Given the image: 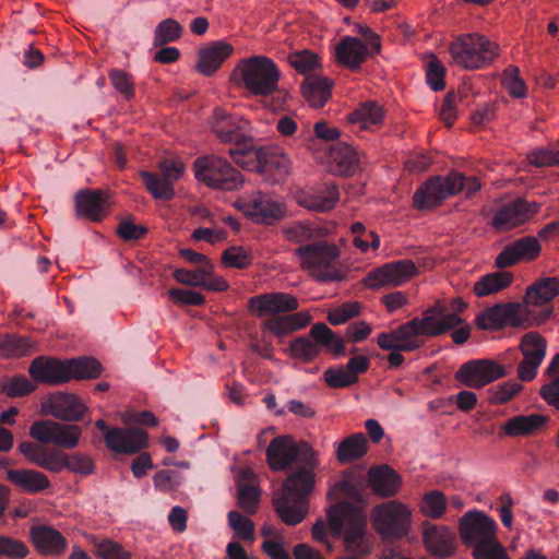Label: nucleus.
I'll use <instances>...</instances> for the list:
<instances>
[{
  "label": "nucleus",
  "mask_w": 559,
  "mask_h": 559,
  "mask_svg": "<svg viewBox=\"0 0 559 559\" xmlns=\"http://www.w3.org/2000/svg\"><path fill=\"white\" fill-rule=\"evenodd\" d=\"M506 376V367L489 359L465 361L455 372L462 385L480 389Z\"/></svg>",
  "instance_id": "f3484780"
},
{
  "label": "nucleus",
  "mask_w": 559,
  "mask_h": 559,
  "mask_svg": "<svg viewBox=\"0 0 559 559\" xmlns=\"http://www.w3.org/2000/svg\"><path fill=\"white\" fill-rule=\"evenodd\" d=\"M324 348L336 357L346 354V347L341 337L324 323H313L309 335H299L289 342L288 352L292 357L304 362L317 359Z\"/></svg>",
  "instance_id": "9d476101"
},
{
  "label": "nucleus",
  "mask_w": 559,
  "mask_h": 559,
  "mask_svg": "<svg viewBox=\"0 0 559 559\" xmlns=\"http://www.w3.org/2000/svg\"><path fill=\"white\" fill-rule=\"evenodd\" d=\"M234 48L224 40H216L199 49L197 70L204 76L214 74L225 59L231 56Z\"/></svg>",
  "instance_id": "c85d7f7f"
},
{
  "label": "nucleus",
  "mask_w": 559,
  "mask_h": 559,
  "mask_svg": "<svg viewBox=\"0 0 559 559\" xmlns=\"http://www.w3.org/2000/svg\"><path fill=\"white\" fill-rule=\"evenodd\" d=\"M94 461L88 455L80 452L66 454L64 468L68 472L87 476L94 472Z\"/></svg>",
  "instance_id": "864d4df0"
},
{
  "label": "nucleus",
  "mask_w": 559,
  "mask_h": 559,
  "mask_svg": "<svg viewBox=\"0 0 559 559\" xmlns=\"http://www.w3.org/2000/svg\"><path fill=\"white\" fill-rule=\"evenodd\" d=\"M326 521L334 537L338 538L343 534V542L365 537L366 520L353 509L334 506L328 510Z\"/></svg>",
  "instance_id": "412c9836"
},
{
  "label": "nucleus",
  "mask_w": 559,
  "mask_h": 559,
  "mask_svg": "<svg viewBox=\"0 0 559 559\" xmlns=\"http://www.w3.org/2000/svg\"><path fill=\"white\" fill-rule=\"evenodd\" d=\"M182 35V27L180 23L171 17H168L158 23L154 28L153 46L162 47L168 43H174L180 39Z\"/></svg>",
  "instance_id": "37998d69"
},
{
  "label": "nucleus",
  "mask_w": 559,
  "mask_h": 559,
  "mask_svg": "<svg viewBox=\"0 0 559 559\" xmlns=\"http://www.w3.org/2000/svg\"><path fill=\"white\" fill-rule=\"evenodd\" d=\"M360 305L357 302H347L340 306L328 314V321L333 325L344 324L352 318L360 313Z\"/></svg>",
  "instance_id": "e2e57ef3"
},
{
  "label": "nucleus",
  "mask_w": 559,
  "mask_h": 559,
  "mask_svg": "<svg viewBox=\"0 0 559 559\" xmlns=\"http://www.w3.org/2000/svg\"><path fill=\"white\" fill-rule=\"evenodd\" d=\"M299 265L320 283L341 281L342 273L336 267L340 249L328 241H314L293 250Z\"/></svg>",
  "instance_id": "0eeeda50"
},
{
  "label": "nucleus",
  "mask_w": 559,
  "mask_h": 559,
  "mask_svg": "<svg viewBox=\"0 0 559 559\" xmlns=\"http://www.w3.org/2000/svg\"><path fill=\"white\" fill-rule=\"evenodd\" d=\"M539 210L536 202L515 199L499 207L493 214L491 226L498 231H508L526 223Z\"/></svg>",
  "instance_id": "5701e85b"
},
{
  "label": "nucleus",
  "mask_w": 559,
  "mask_h": 559,
  "mask_svg": "<svg viewBox=\"0 0 559 559\" xmlns=\"http://www.w3.org/2000/svg\"><path fill=\"white\" fill-rule=\"evenodd\" d=\"M549 417L540 414L516 415L509 418L502 430L509 437H527L543 429Z\"/></svg>",
  "instance_id": "72a5a7b5"
},
{
  "label": "nucleus",
  "mask_w": 559,
  "mask_h": 559,
  "mask_svg": "<svg viewBox=\"0 0 559 559\" xmlns=\"http://www.w3.org/2000/svg\"><path fill=\"white\" fill-rule=\"evenodd\" d=\"M281 71L273 60L265 56H254L241 66V82L247 92L258 97H269L278 93Z\"/></svg>",
  "instance_id": "f8f14e48"
},
{
  "label": "nucleus",
  "mask_w": 559,
  "mask_h": 559,
  "mask_svg": "<svg viewBox=\"0 0 559 559\" xmlns=\"http://www.w3.org/2000/svg\"><path fill=\"white\" fill-rule=\"evenodd\" d=\"M147 229L144 225H136L130 218H123L117 227V234L126 241H136L145 236Z\"/></svg>",
  "instance_id": "338daca9"
},
{
  "label": "nucleus",
  "mask_w": 559,
  "mask_h": 559,
  "mask_svg": "<svg viewBox=\"0 0 559 559\" xmlns=\"http://www.w3.org/2000/svg\"><path fill=\"white\" fill-rule=\"evenodd\" d=\"M542 253L537 237L526 236L508 242L495 259V266L508 269L520 262L534 261Z\"/></svg>",
  "instance_id": "393cba45"
},
{
  "label": "nucleus",
  "mask_w": 559,
  "mask_h": 559,
  "mask_svg": "<svg viewBox=\"0 0 559 559\" xmlns=\"http://www.w3.org/2000/svg\"><path fill=\"white\" fill-rule=\"evenodd\" d=\"M109 81L116 91L120 92L126 99H131L134 95L131 75L124 70L114 69L109 71Z\"/></svg>",
  "instance_id": "bf43d9fd"
},
{
  "label": "nucleus",
  "mask_w": 559,
  "mask_h": 559,
  "mask_svg": "<svg viewBox=\"0 0 559 559\" xmlns=\"http://www.w3.org/2000/svg\"><path fill=\"white\" fill-rule=\"evenodd\" d=\"M368 44L353 36H345L335 46V59L352 71L359 70L369 56L377 53Z\"/></svg>",
  "instance_id": "bb28decb"
},
{
  "label": "nucleus",
  "mask_w": 559,
  "mask_h": 559,
  "mask_svg": "<svg viewBox=\"0 0 559 559\" xmlns=\"http://www.w3.org/2000/svg\"><path fill=\"white\" fill-rule=\"evenodd\" d=\"M348 121L360 123L362 129L383 121V109L376 102H364L360 107L348 114Z\"/></svg>",
  "instance_id": "ea45409f"
},
{
  "label": "nucleus",
  "mask_w": 559,
  "mask_h": 559,
  "mask_svg": "<svg viewBox=\"0 0 559 559\" xmlns=\"http://www.w3.org/2000/svg\"><path fill=\"white\" fill-rule=\"evenodd\" d=\"M271 469L283 472L289 468L282 491L274 498L276 514L289 526L305 520L309 511V497L314 487V469L319 466L312 447L306 441H297L283 435L271 439L266 450Z\"/></svg>",
  "instance_id": "f257e3e1"
},
{
  "label": "nucleus",
  "mask_w": 559,
  "mask_h": 559,
  "mask_svg": "<svg viewBox=\"0 0 559 559\" xmlns=\"http://www.w3.org/2000/svg\"><path fill=\"white\" fill-rule=\"evenodd\" d=\"M476 325L483 331H499L507 325L527 328L528 320L521 313L519 304H498L487 308L476 318Z\"/></svg>",
  "instance_id": "a211bd4d"
},
{
  "label": "nucleus",
  "mask_w": 559,
  "mask_h": 559,
  "mask_svg": "<svg viewBox=\"0 0 559 559\" xmlns=\"http://www.w3.org/2000/svg\"><path fill=\"white\" fill-rule=\"evenodd\" d=\"M559 295L558 277H542L527 286L524 302L528 306H545Z\"/></svg>",
  "instance_id": "2f4dec72"
},
{
  "label": "nucleus",
  "mask_w": 559,
  "mask_h": 559,
  "mask_svg": "<svg viewBox=\"0 0 559 559\" xmlns=\"http://www.w3.org/2000/svg\"><path fill=\"white\" fill-rule=\"evenodd\" d=\"M324 380L326 385L333 389H342L354 385L358 377L353 376L344 367L328 368L324 371Z\"/></svg>",
  "instance_id": "5fc2aeb1"
},
{
  "label": "nucleus",
  "mask_w": 559,
  "mask_h": 559,
  "mask_svg": "<svg viewBox=\"0 0 559 559\" xmlns=\"http://www.w3.org/2000/svg\"><path fill=\"white\" fill-rule=\"evenodd\" d=\"M418 273V269L411 260L386 262L380 267L371 270L364 277L367 288L397 287Z\"/></svg>",
  "instance_id": "6ab92c4d"
},
{
  "label": "nucleus",
  "mask_w": 559,
  "mask_h": 559,
  "mask_svg": "<svg viewBox=\"0 0 559 559\" xmlns=\"http://www.w3.org/2000/svg\"><path fill=\"white\" fill-rule=\"evenodd\" d=\"M222 260L225 266L234 269H245L250 264V257L247 251L237 247H230L225 250Z\"/></svg>",
  "instance_id": "774afa93"
},
{
  "label": "nucleus",
  "mask_w": 559,
  "mask_h": 559,
  "mask_svg": "<svg viewBox=\"0 0 559 559\" xmlns=\"http://www.w3.org/2000/svg\"><path fill=\"white\" fill-rule=\"evenodd\" d=\"M502 84L507 87L509 95L522 98L525 96V84L520 78V69L509 66L502 73Z\"/></svg>",
  "instance_id": "4d7b16f0"
},
{
  "label": "nucleus",
  "mask_w": 559,
  "mask_h": 559,
  "mask_svg": "<svg viewBox=\"0 0 559 559\" xmlns=\"http://www.w3.org/2000/svg\"><path fill=\"white\" fill-rule=\"evenodd\" d=\"M237 205L247 217L260 225H274L286 215L284 203L280 200L272 199V197L266 193L259 192L253 194L252 198L247 201H240Z\"/></svg>",
  "instance_id": "aec40b11"
},
{
  "label": "nucleus",
  "mask_w": 559,
  "mask_h": 559,
  "mask_svg": "<svg viewBox=\"0 0 559 559\" xmlns=\"http://www.w3.org/2000/svg\"><path fill=\"white\" fill-rule=\"evenodd\" d=\"M546 372L552 374L549 383L543 385L540 395L547 405L559 411V353L552 357Z\"/></svg>",
  "instance_id": "79ce46f5"
},
{
  "label": "nucleus",
  "mask_w": 559,
  "mask_h": 559,
  "mask_svg": "<svg viewBox=\"0 0 559 559\" xmlns=\"http://www.w3.org/2000/svg\"><path fill=\"white\" fill-rule=\"evenodd\" d=\"M289 64L293 69L304 74L305 78L311 75L319 68V57L310 50L296 51L288 57Z\"/></svg>",
  "instance_id": "de8ad7c7"
},
{
  "label": "nucleus",
  "mask_w": 559,
  "mask_h": 559,
  "mask_svg": "<svg viewBox=\"0 0 559 559\" xmlns=\"http://www.w3.org/2000/svg\"><path fill=\"white\" fill-rule=\"evenodd\" d=\"M41 411L44 415L53 416L64 423H76L85 415L86 407L75 395L57 391L43 401Z\"/></svg>",
  "instance_id": "b1692460"
},
{
  "label": "nucleus",
  "mask_w": 559,
  "mask_h": 559,
  "mask_svg": "<svg viewBox=\"0 0 559 559\" xmlns=\"http://www.w3.org/2000/svg\"><path fill=\"white\" fill-rule=\"evenodd\" d=\"M369 485L378 497H395L401 485V476L390 465L371 467L368 472Z\"/></svg>",
  "instance_id": "c756f323"
},
{
  "label": "nucleus",
  "mask_w": 559,
  "mask_h": 559,
  "mask_svg": "<svg viewBox=\"0 0 559 559\" xmlns=\"http://www.w3.org/2000/svg\"><path fill=\"white\" fill-rule=\"evenodd\" d=\"M522 389V385L516 381H509L507 383L498 384L491 389V402L493 404H506L514 397Z\"/></svg>",
  "instance_id": "69168bd1"
},
{
  "label": "nucleus",
  "mask_w": 559,
  "mask_h": 559,
  "mask_svg": "<svg viewBox=\"0 0 559 559\" xmlns=\"http://www.w3.org/2000/svg\"><path fill=\"white\" fill-rule=\"evenodd\" d=\"M368 452V440L365 435L353 433L341 441L336 449V460L342 464L360 460Z\"/></svg>",
  "instance_id": "c9c22d12"
},
{
  "label": "nucleus",
  "mask_w": 559,
  "mask_h": 559,
  "mask_svg": "<svg viewBox=\"0 0 559 559\" xmlns=\"http://www.w3.org/2000/svg\"><path fill=\"white\" fill-rule=\"evenodd\" d=\"M260 502V490L249 484L238 487V507L247 514H254Z\"/></svg>",
  "instance_id": "603ef678"
},
{
  "label": "nucleus",
  "mask_w": 559,
  "mask_h": 559,
  "mask_svg": "<svg viewBox=\"0 0 559 559\" xmlns=\"http://www.w3.org/2000/svg\"><path fill=\"white\" fill-rule=\"evenodd\" d=\"M468 305L460 297L453 298L450 301L449 307L441 304L436 302L432 307L423 312L425 316H430L435 318L436 323H443L449 318H454L456 323H454V329L463 324V318L460 317Z\"/></svg>",
  "instance_id": "e433bc0d"
},
{
  "label": "nucleus",
  "mask_w": 559,
  "mask_h": 559,
  "mask_svg": "<svg viewBox=\"0 0 559 559\" xmlns=\"http://www.w3.org/2000/svg\"><path fill=\"white\" fill-rule=\"evenodd\" d=\"M333 81L326 76L307 75L301 83V92L313 108H323L332 96Z\"/></svg>",
  "instance_id": "7c9ffc66"
},
{
  "label": "nucleus",
  "mask_w": 559,
  "mask_h": 559,
  "mask_svg": "<svg viewBox=\"0 0 559 559\" xmlns=\"http://www.w3.org/2000/svg\"><path fill=\"white\" fill-rule=\"evenodd\" d=\"M227 521L240 539L251 542L254 539V525L251 519L237 511H230L227 513Z\"/></svg>",
  "instance_id": "8fccbe9b"
},
{
  "label": "nucleus",
  "mask_w": 559,
  "mask_h": 559,
  "mask_svg": "<svg viewBox=\"0 0 559 559\" xmlns=\"http://www.w3.org/2000/svg\"><path fill=\"white\" fill-rule=\"evenodd\" d=\"M67 545L63 534L51 526L37 524L36 549L39 555L59 557L67 550Z\"/></svg>",
  "instance_id": "473e14b6"
},
{
  "label": "nucleus",
  "mask_w": 559,
  "mask_h": 559,
  "mask_svg": "<svg viewBox=\"0 0 559 559\" xmlns=\"http://www.w3.org/2000/svg\"><path fill=\"white\" fill-rule=\"evenodd\" d=\"M64 463H66V453L57 451V450H49V449H37L36 453V464L39 467L45 468L46 471L50 472H61L64 469Z\"/></svg>",
  "instance_id": "09e8293b"
},
{
  "label": "nucleus",
  "mask_w": 559,
  "mask_h": 559,
  "mask_svg": "<svg viewBox=\"0 0 559 559\" xmlns=\"http://www.w3.org/2000/svg\"><path fill=\"white\" fill-rule=\"evenodd\" d=\"M423 545L436 558H449L455 551L456 536L443 525L423 523Z\"/></svg>",
  "instance_id": "a878e982"
},
{
  "label": "nucleus",
  "mask_w": 559,
  "mask_h": 559,
  "mask_svg": "<svg viewBox=\"0 0 559 559\" xmlns=\"http://www.w3.org/2000/svg\"><path fill=\"white\" fill-rule=\"evenodd\" d=\"M523 358L543 361L546 354V341L537 332H528L521 341Z\"/></svg>",
  "instance_id": "c03bdc74"
},
{
  "label": "nucleus",
  "mask_w": 559,
  "mask_h": 559,
  "mask_svg": "<svg viewBox=\"0 0 559 559\" xmlns=\"http://www.w3.org/2000/svg\"><path fill=\"white\" fill-rule=\"evenodd\" d=\"M340 199V192L334 186H328L319 194H306L299 199V205L318 213L331 211Z\"/></svg>",
  "instance_id": "4c0bfd02"
},
{
  "label": "nucleus",
  "mask_w": 559,
  "mask_h": 559,
  "mask_svg": "<svg viewBox=\"0 0 559 559\" xmlns=\"http://www.w3.org/2000/svg\"><path fill=\"white\" fill-rule=\"evenodd\" d=\"M331 158L338 167L340 175L347 177L354 174L357 166V154L349 144L343 142L333 144Z\"/></svg>",
  "instance_id": "58836bf2"
},
{
  "label": "nucleus",
  "mask_w": 559,
  "mask_h": 559,
  "mask_svg": "<svg viewBox=\"0 0 559 559\" xmlns=\"http://www.w3.org/2000/svg\"><path fill=\"white\" fill-rule=\"evenodd\" d=\"M95 427L104 433V441L115 453L135 454L146 447L147 433L140 428H109L103 419Z\"/></svg>",
  "instance_id": "2eb2a0df"
},
{
  "label": "nucleus",
  "mask_w": 559,
  "mask_h": 559,
  "mask_svg": "<svg viewBox=\"0 0 559 559\" xmlns=\"http://www.w3.org/2000/svg\"><path fill=\"white\" fill-rule=\"evenodd\" d=\"M249 309L258 312L259 317L273 316L262 322V331H269L275 336H285L302 330L311 322L307 311H297L298 299L289 293H265L253 296L248 301Z\"/></svg>",
  "instance_id": "f03ea898"
},
{
  "label": "nucleus",
  "mask_w": 559,
  "mask_h": 559,
  "mask_svg": "<svg viewBox=\"0 0 559 559\" xmlns=\"http://www.w3.org/2000/svg\"><path fill=\"white\" fill-rule=\"evenodd\" d=\"M513 280L514 275L511 272L499 271L487 273L474 284L473 292L478 297L489 296L509 287Z\"/></svg>",
  "instance_id": "f704fd0d"
},
{
  "label": "nucleus",
  "mask_w": 559,
  "mask_h": 559,
  "mask_svg": "<svg viewBox=\"0 0 559 559\" xmlns=\"http://www.w3.org/2000/svg\"><path fill=\"white\" fill-rule=\"evenodd\" d=\"M82 430L78 425L45 420L36 424V440L39 443L52 444L71 450L80 443Z\"/></svg>",
  "instance_id": "4be33fe9"
},
{
  "label": "nucleus",
  "mask_w": 559,
  "mask_h": 559,
  "mask_svg": "<svg viewBox=\"0 0 559 559\" xmlns=\"http://www.w3.org/2000/svg\"><path fill=\"white\" fill-rule=\"evenodd\" d=\"M452 61L465 70H479L499 56V46L480 34H462L449 46Z\"/></svg>",
  "instance_id": "6e6552de"
},
{
  "label": "nucleus",
  "mask_w": 559,
  "mask_h": 559,
  "mask_svg": "<svg viewBox=\"0 0 559 559\" xmlns=\"http://www.w3.org/2000/svg\"><path fill=\"white\" fill-rule=\"evenodd\" d=\"M454 323V317L443 323H436L431 316L414 317L397 329L379 334L377 343L384 350L414 352L423 347L425 336H441L452 331Z\"/></svg>",
  "instance_id": "7ed1b4c3"
},
{
  "label": "nucleus",
  "mask_w": 559,
  "mask_h": 559,
  "mask_svg": "<svg viewBox=\"0 0 559 559\" xmlns=\"http://www.w3.org/2000/svg\"><path fill=\"white\" fill-rule=\"evenodd\" d=\"M160 175L151 171H142L140 177L148 193L160 201H170L175 197L174 182L181 177L183 165L170 159L159 163Z\"/></svg>",
  "instance_id": "dca6fc26"
},
{
  "label": "nucleus",
  "mask_w": 559,
  "mask_h": 559,
  "mask_svg": "<svg viewBox=\"0 0 559 559\" xmlns=\"http://www.w3.org/2000/svg\"><path fill=\"white\" fill-rule=\"evenodd\" d=\"M495 520L480 511H468L459 520V534L469 548L497 540Z\"/></svg>",
  "instance_id": "4468645a"
},
{
  "label": "nucleus",
  "mask_w": 559,
  "mask_h": 559,
  "mask_svg": "<svg viewBox=\"0 0 559 559\" xmlns=\"http://www.w3.org/2000/svg\"><path fill=\"white\" fill-rule=\"evenodd\" d=\"M194 175L198 181L211 189L224 191L238 190L245 183V177L225 157L205 155L197 157Z\"/></svg>",
  "instance_id": "9b49d317"
},
{
  "label": "nucleus",
  "mask_w": 559,
  "mask_h": 559,
  "mask_svg": "<svg viewBox=\"0 0 559 559\" xmlns=\"http://www.w3.org/2000/svg\"><path fill=\"white\" fill-rule=\"evenodd\" d=\"M32 341L29 336L14 334L0 335V356L4 358L23 356L29 353Z\"/></svg>",
  "instance_id": "a19ab883"
},
{
  "label": "nucleus",
  "mask_w": 559,
  "mask_h": 559,
  "mask_svg": "<svg viewBox=\"0 0 559 559\" xmlns=\"http://www.w3.org/2000/svg\"><path fill=\"white\" fill-rule=\"evenodd\" d=\"M7 477L20 490L35 493V471L10 469L7 472Z\"/></svg>",
  "instance_id": "052dcab7"
},
{
  "label": "nucleus",
  "mask_w": 559,
  "mask_h": 559,
  "mask_svg": "<svg viewBox=\"0 0 559 559\" xmlns=\"http://www.w3.org/2000/svg\"><path fill=\"white\" fill-rule=\"evenodd\" d=\"M352 233L354 236V245L356 248L366 252L371 248L377 250L379 248V237L374 231H367L365 226L360 222H356L352 225Z\"/></svg>",
  "instance_id": "3c124183"
},
{
  "label": "nucleus",
  "mask_w": 559,
  "mask_h": 559,
  "mask_svg": "<svg viewBox=\"0 0 559 559\" xmlns=\"http://www.w3.org/2000/svg\"><path fill=\"white\" fill-rule=\"evenodd\" d=\"M412 510L399 500L384 501L371 509L370 521L385 543L406 538L412 530Z\"/></svg>",
  "instance_id": "1a4fd4ad"
},
{
  "label": "nucleus",
  "mask_w": 559,
  "mask_h": 559,
  "mask_svg": "<svg viewBox=\"0 0 559 559\" xmlns=\"http://www.w3.org/2000/svg\"><path fill=\"white\" fill-rule=\"evenodd\" d=\"M32 386L24 376H16L13 378H4L0 381V392L9 397L23 396L29 393Z\"/></svg>",
  "instance_id": "6e6d98bb"
},
{
  "label": "nucleus",
  "mask_w": 559,
  "mask_h": 559,
  "mask_svg": "<svg viewBox=\"0 0 559 559\" xmlns=\"http://www.w3.org/2000/svg\"><path fill=\"white\" fill-rule=\"evenodd\" d=\"M210 123L212 132L219 141L236 144L233 148L252 145V140L248 138L250 123L245 118L227 114L223 108L217 107Z\"/></svg>",
  "instance_id": "ddd939ff"
},
{
  "label": "nucleus",
  "mask_w": 559,
  "mask_h": 559,
  "mask_svg": "<svg viewBox=\"0 0 559 559\" xmlns=\"http://www.w3.org/2000/svg\"><path fill=\"white\" fill-rule=\"evenodd\" d=\"M102 372L100 362L94 358L80 357L71 360H59L37 356L36 379L49 385L63 384L71 379H95Z\"/></svg>",
  "instance_id": "423d86ee"
},
{
  "label": "nucleus",
  "mask_w": 559,
  "mask_h": 559,
  "mask_svg": "<svg viewBox=\"0 0 559 559\" xmlns=\"http://www.w3.org/2000/svg\"><path fill=\"white\" fill-rule=\"evenodd\" d=\"M96 551L102 559H130L131 554L123 549L122 545L110 539H103Z\"/></svg>",
  "instance_id": "0e129e2a"
},
{
  "label": "nucleus",
  "mask_w": 559,
  "mask_h": 559,
  "mask_svg": "<svg viewBox=\"0 0 559 559\" xmlns=\"http://www.w3.org/2000/svg\"><path fill=\"white\" fill-rule=\"evenodd\" d=\"M229 154L235 164L246 170H257L271 182H282L289 175L290 160L277 147L262 146L254 148L253 144L230 148Z\"/></svg>",
  "instance_id": "39448f33"
},
{
  "label": "nucleus",
  "mask_w": 559,
  "mask_h": 559,
  "mask_svg": "<svg viewBox=\"0 0 559 559\" xmlns=\"http://www.w3.org/2000/svg\"><path fill=\"white\" fill-rule=\"evenodd\" d=\"M473 559H510L504 546L498 540L472 547Z\"/></svg>",
  "instance_id": "13d9d810"
},
{
  "label": "nucleus",
  "mask_w": 559,
  "mask_h": 559,
  "mask_svg": "<svg viewBox=\"0 0 559 559\" xmlns=\"http://www.w3.org/2000/svg\"><path fill=\"white\" fill-rule=\"evenodd\" d=\"M480 189V182L475 177H464L462 173L451 171L445 176L436 175L415 191L413 204L419 210L433 209L448 200L451 195H456L464 191L466 197L473 195Z\"/></svg>",
  "instance_id": "20e7f679"
},
{
  "label": "nucleus",
  "mask_w": 559,
  "mask_h": 559,
  "mask_svg": "<svg viewBox=\"0 0 559 559\" xmlns=\"http://www.w3.org/2000/svg\"><path fill=\"white\" fill-rule=\"evenodd\" d=\"M283 234L287 241L299 246L319 241V229L310 224L297 223L296 225L285 228Z\"/></svg>",
  "instance_id": "a18cd8bd"
},
{
  "label": "nucleus",
  "mask_w": 559,
  "mask_h": 559,
  "mask_svg": "<svg viewBox=\"0 0 559 559\" xmlns=\"http://www.w3.org/2000/svg\"><path fill=\"white\" fill-rule=\"evenodd\" d=\"M419 509L430 519H440L445 510V497L440 490H430L423 496Z\"/></svg>",
  "instance_id": "49530a36"
},
{
  "label": "nucleus",
  "mask_w": 559,
  "mask_h": 559,
  "mask_svg": "<svg viewBox=\"0 0 559 559\" xmlns=\"http://www.w3.org/2000/svg\"><path fill=\"white\" fill-rule=\"evenodd\" d=\"M427 84L430 90L435 92L443 91L444 88V68L440 60L433 58L428 61L426 70Z\"/></svg>",
  "instance_id": "680f3d73"
},
{
  "label": "nucleus",
  "mask_w": 559,
  "mask_h": 559,
  "mask_svg": "<svg viewBox=\"0 0 559 559\" xmlns=\"http://www.w3.org/2000/svg\"><path fill=\"white\" fill-rule=\"evenodd\" d=\"M109 210L108 197L102 190H80L76 194V213L79 216L99 222Z\"/></svg>",
  "instance_id": "cd10ccee"
}]
</instances>
